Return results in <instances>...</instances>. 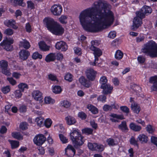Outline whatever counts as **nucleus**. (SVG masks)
<instances>
[{
  "instance_id": "nucleus-57",
  "label": "nucleus",
  "mask_w": 157,
  "mask_h": 157,
  "mask_svg": "<svg viewBox=\"0 0 157 157\" xmlns=\"http://www.w3.org/2000/svg\"><path fill=\"white\" fill-rule=\"evenodd\" d=\"M14 94L15 97L18 98L21 97L22 95L21 91L19 90H16L14 92Z\"/></svg>"
},
{
  "instance_id": "nucleus-7",
  "label": "nucleus",
  "mask_w": 157,
  "mask_h": 157,
  "mask_svg": "<svg viewBox=\"0 0 157 157\" xmlns=\"http://www.w3.org/2000/svg\"><path fill=\"white\" fill-rule=\"evenodd\" d=\"M46 140V138L42 134H39L36 135L33 139L34 143L37 146L41 145Z\"/></svg>"
},
{
  "instance_id": "nucleus-4",
  "label": "nucleus",
  "mask_w": 157,
  "mask_h": 157,
  "mask_svg": "<svg viewBox=\"0 0 157 157\" xmlns=\"http://www.w3.org/2000/svg\"><path fill=\"white\" fill-rule=\"evenodd\" d=\"M71 138L73 142L77 145H81L83 143V137L78 129H75L70 133Z\"/></svg>"
},
{
  "instance_id": "nucleus-12",
  "label": "nucleus",
  "mask_w": 157,
  "mask_h": 157,
  "mask_svg": "<svg viewBox=\"0 0 157 157\" xmlns=\"http://www.w3.org/2000/svg\"><path fill=\"white\" fill-rule=\"evenodd\" d=\"M152 11V9L149 6H144L141 9V10L137 12L138 13L141 14H144V18L145 17V15H148L151 13Z\"/></svg>"
},
{
  "instance_id": "nucleus-31",
  "label": "nucleus",
  "mask_w": 157,
  "mask_h": 157,
  "mask_svg": "<svg viewBox=\"0 0 157 157\" xmlns=\"http://www.w3.org/2000/svg\"><path fill=\"white\" fill-rule=\"evenodd\" d=\"M123 56V53L120 50H118L116 52L115 54V57L117 59H121Z\"/></svg>"
},
{
  "instance_id": "nucleus-60",
  "label": "nucleus",
  "mask_w": 157,
  "mask_h": 157,
  "mask_svg": "<svg viewBox=\"0 0 157 157\" xmlns=\"http://www.w3.org/2000/svg\"><path fill=\"white\" fill-rule=\"evenodd\" d=\"M103 109L105 111H108L112 110V107L111 105H105L104 106Z\"/></svg>"
},
{
  "instance_id": "nucleus-43",
  "label": "nucleus",
  "mask_w": 157,
  "mask_h": 157,
  "mask_svg": "<svg viewBox=\"0 0 157 157\" xmlns=\"http://www.w3.org/2000/svg\"><path fill=\"white\" fill-rule=\"evenodd\" d=\"M52 123V120L49 118L47 119L44 121V124L45 126L48 128H49L51 126Z\"/></svg>"
},
{
  "instance_id": "nucleus-54",
  "label": "nucleus",
  "mask_w": 157,
  "mask_h": 157,
  "mask_svg": "<svg viewBox=\"0 0 157 157\" xmlns=\"http://www.w3.org/2000/svg\"><path fill=\"white\" fill-rule=\"evenodd\" d=\"M130 142L131 144L134 146H138L137 141L133 137H132L130 140Z\"/></svg>"
},
{
  "instance_id": "nucleus-49",
  "label": "nucleus",
  "mask_w": 157,
  "mask_h": 157,
  "mask_svg": "<svg viewBox=\"0 0 157 157\" xmlns=\"http://www.w3.org/2000/svg\"><path fill=\"white\" fill-rule=\"evenodd\" d=\"M28 124L25 122H22L20 124V128L22 130H24L27 128Z\"/></svg>"
},
{
  "instance_id": "nucleus-19",
  "label": "nucleus",
  "mask_w": 157,
  "mask_h": 157,
  "mask_svg": "<svg viewBox=\"0 0 157 157\" xmlns=\"http://www.w3.org/2000/svg\"><path fill=\"white\" fill-rule=\"evenodd\" d=\"M19 46L28 49L30 47L29 42L26 39H21L19 41Z\"/></svg>"
},
{
  "instance_id": "nucleus-10",
  "label": "nucleus",
  "mask_w": 157,
  "mask_h": 157,
  "mask_svg": "<svg viewBox=\"0 0 157 157\" xmlns=\"http://www.w3.org/2000/svg\"><path fill=\"white\" fill-rule=\"evenodd\" d=\"M0 65L3 73L7 76L11 75V73L7 70L8 62L5 60H1L0 61Z\"/></svg>"
},
{
  "instance_id": "nucleus-48",
  "label": "nucleus",
  "mask_w": 157,
  "mask_h": 157,
  "mask_svg": "<svg viewBox=\"0 0 157 157\" xmlns=\"http://www.w3.org/2000/svg\"><path fill=\"white\" fill-rule=\"evenodd\" d=\"M67 17L66 16L62 15L59 18V20L60 22L62 24H65L67 23L66 20Z\"/></svg>"
},
{
  "instance_id": "nucleus-33",
  "label": "nucleus",
  "mask_w": 157,
  "mask_h": 157,
  "mask_svg": "<svg viewBox=\"0 0 157 157\" xmlns=\"http://www.w3.org/2000/svg\"><path fill=\"white\" fill-rule=\"evenodd\" d=\"M62 90L61 87L58 86H55L52 88L53 92L56 94L60 93Z\"/></svg>"
},
{
  "instance_id": "nucleus-44",
  "label": "nucleus",
  "mask_w": 157,
  "mask_h": 157,
  "mask_svg": "<svg viewBox=\"0 0 157 157\" xmlns=\"http://www.w3.org/2000/svg\"><path fill=\"white\" fill-rule=\"evenodd\" d=\"M64 79L67 81L71 82L73 80L72 75L69 73H67L64 76Z\"/></svg>"
},
{
  "instance_id": "nucleus-36",
  "label": "nucleus",
  "mask_w": 157,
  "mask_h": 157,
  "mask_svg": "<svg viewBox=\"0 0 157 157\" xmlns=\"http://www.w3.org/2000/svg\"><path fill=\"white\" fill-rule=\"evenodd\" d=\"M12 148L13 149L19 146V142L17 141L9 140Z\"/></svg>"
},
{
  "instance_id": "nucleus-23",
  "label": "nucleus",
  "mask_w": 157,
  "mask_h": 157,
  "mask_svg": "<svg viewBox=\"0 0 157 157\" xmlns=\"http://www.w3.org/2000/svg\"><path fill=\"white\" fill-rule=\"evenodd\" d=\"M4 23L8 27H11L15 29H16L17 28V27L15 25V22L14 20H6L4 21Z\"/></svg>"
},
{
  "instance_id": "nucleus-32",
  "label": "nucleus",
  "mask_w": 157,
  "mask_h": 157,
  "mask_svg": "<svg viewBox=\"0 0 157 157\" xmlns=\"http://www.w3.org/2000/svg\"><path fill=\"white\" fill-rule=\"evenodd\" d=\"M18 88L22 91H24V90L28 89V86L27 84L25 83H21L18 85Z\"/></svg>"
},
{
  "instance_id": "nucleus-11",
  "label": "nucleus",
  "mask_w": 157,
  "mask_h": 157,
  "mask_svg": "<svg viewBox=\"0 0 157 157\" xmlns=\"http://www.w3.org/2000/svg\"><path fill=\"white\" fill-rule=\"evenodd\" d=\"M55 47L56 49L63 52L66 51L68 49V46L67 44L62 41L57 42L55 45Z\"/></svg>"
},
{
  "instance_id": "nucleus-39",
  "label": "nucleus",
  "mask_w": 157,
  "mask_h": 157,
  "mask_svg": "<svg viewBox=\"0 0 157 157\" xmlns=\"http://www.w3.org/2000/svg\"><path fill=\"white\" fill-rule=\"evenodd\" d=\"M44 102L46 104H51L53 103L55 101L50 97H46L44 98Z\"/></svg>"
},
{
  "instance_id": "nucleus-30",
  "label": "nucleus",
  "mask_w": 157,
  "mask_h": 157,
  "mask_svg": "<svg viewBox=\"0 0 157 157\" xmlns=\"http://www.w3.org/2000/svg\"><path fill=\"white\" fill-rule=\"evenodd\" d=\"M44 118L41 117H38L35 119V122H36L38 126H41L44 124Z\"/></svg>"
},
{
  "instance_id": "nucleus-2",
  "label": "nucleus",
  "mask_w": 157,
  "mask_h": 157,
  "mask_svg": "<svg viewBox=\"0 0 157 157\" xmlns=\"http://www.w3.org/2000/svg\"><path fill=\"white\" fill-rule=\"evenodd\" d=\"M44 22L48 29L53 34L60 35L63 33V28L59 24L56 22L52 18H45L44 20Z\"/></svg>"
},
{
  "instance_id": "nucleus-17",
  "label": "nucleus",
  "mask_w": 157,
  "mask_h": 157,
  "mask_svg": "<svg viewBox=\"0 0 157 157\" xmlns=\"http://www.w3.org/2000/svg\"><path fill=\"white\" fill-rule=\"evenodd\" d=\"M32 96L34 99L41 102L43 99L42 93L38 90H34L32 93Z\"/></svg>"
},
{
  "instance_id": "nucleus-3",
  "label": "nucleus",
  "mask_w": 157,
  "mask_h": 157,
  "mask_svg": "<svg viewBox=\"0 0 157 157\" xmlns=\"http://www.w3.org/2000/svg\"><path fill=\"white\" fill-rule=\"evenodd\" d=\"M141 52L152 58L157 57V44L150 40L144 44Z\"/></svg>"
},
{
  "instance_id": "nucleus-24",
  "label": "nucleus",
  "mask_w": 157,
  "mask_h": 157,
  "mask_svg": "<svg viewBox=\"0 0 157 157\" xmlns=\"http://www.w3.org/2000/svg\"><path fill=\"white\" fill-rule=\"evenodd\" d=\"M40 49L43 51H48L49 50L50 47L47 45L44 41H40L39 43Z\"/></svg>"
},
{
  "instance_id": "nucleus-35",
  "label": "nucleus",
  "mask_w": 157,
  "mask_h": 157,
  "mask_svg": "<svg viewBox=\"0 0 157 157\" xmlns=\"http://www.w3.org/2000/svg\"><path fill=\"white\" fill-rule=\"evenodd\" d=\"M106 142L110 146H114L117 144L116 142L112 138H109L106 140Z\"/></svg>"
},
{
  "instance_id": "nucleus-25",
  "label": "nucleus",
  "mask_w": 157,
  "mask_h": 157,
  "mask_svg": "<svg viewBox=\"0 0 157 157\" xmlns=\"http://www.w3.org/2000/svg\"><path fill=\"white\" fill-rule=\"evenodd\" d=\"M119 128L121 129L122 132H127L128 128L126 125V123L125 121H122L121 124L118 125Z\"/></svg>"
},
{
  "instance_id": "nucleus-21",
  "label": "nucleus",
  "mask_w": 157,
  "mask_h": 157,
  "mask_svg": "<svg viewBox=\"0 0 157 157\" xmlns=\"http://www.w3.org/2000/svg\"><path fill=\"white\" fill-rule=\"evenodd\" d=\"M67 124L69 125H71L75 124L76 122L75 118L71 116H68L65 117Z\"/></svg>"
},
{
  "instance_id": "nucleus-37",
  "label": "nucleus",
  "mask_w": 157,
  "mask_h": 157,
  "mask_svg": "<svg viewBox=\"0 0 157 157\" xmlns=\"http://www.w3.org/2000/svg\"><path fill=\"white\" fill-rule=\"evenodd\" d=\"M83 133L87 135L91 134H92L93 130L92 128H86L82 130Z\"/></svg>"
},
{
  "instance_id": "nucleus-29",
  "label": "nucleus",
  "mask_w": 157,
  "mask_h": 157,
  "mask_svg": "<svg viewBox=\"0 0 157 157\" xmlns=\"http://www.w3.org/2000/svg\"><path fill=\"white\" fill-rule=\"evenodd\" d=\"M131 108L134 112L136 113H138L140 110L139 106L136 104L134 103L133 105L132 104Z\"/></svg>"
},
{
  "instance_id": "nucleus-53",
  "label": "nucleus",
  "mask_w": 157,
  "mask_h": 157,
  "mask_svg": "<svg viewBox=\"0 0 157 157\" xmlns=\"http://www.w3.org/2000/svg\"><path fill=\"white\" fill-rule=\"evenodd\" d=\"M120 109L122 111L125 113H128L129 112V109L126 106H121L120 107Z\"/></svg>"
},
{
  "instance_id": "nucleus-42",
  "label": "nucleus",
  "mask_w": 157,
  "mask_h": 157,
  "mask_svg": "<svg viewBox=\"0 0 157 157\" xmlns=\"http://www.w3.org/2000/svg\"><path fill=\"white\" fill-rule=\"evenodd\" d=\"M95 151H102L104 149V146L102 144L96 143Z\"/></svg>"
},
{
  "instance_id": "nucleus-46",
  "label": "nucleus",
  "mask_w": 157,
  "mask_h": 157,
  "mask_svg": "<svg viewBox=\"0 0 157 157\" xmlns=\"http://www.w3.org/2000/svg\"><path fill=\"white\" fill-rule=\"evenodd\" d=\"M61 105L63 106L66 108L69 107L71 105V103L67 100H64L62 102Z\"/></svg>"
},
{
  "instance_id": "nucleus-63",
  "label": "nucleus",
  "mask_w": 157,
  "mask_h": 157,
  "mask_svg": "<svg viewBox=\"0 0 157 157\" xmlns=\"http://www.w3.org/2000/svg\"><path fill=\"white\" fill-rule=\"evenodd\" d=\"M7 80L9 81V82L13 85H15L16 83V81L12 78H8Z\"/></svg>"
},
{
  "instance_id": "nucleus-18",
  "label": "nucleus",
  "mask_w": 157,
  "mask_h": 157,
  "mask_svg": "<svg viewBox=\"0 0 157 157\" xmlns=\"http://www.w3.org/2000/svg\"><path fill=\"white\" fill-rule=\"evenodd\" d=\"M90 80H87L84 77L81 76L79 78V82L82 85L86 87H89L90 85Z\"/></svg>"
},
{
  "instance_id": "nucleus-61",
  "label": "nucleus",
  "mask_w": 157,
  "mask_h": 157,
  "mask_svg": "<svg viewBox=\"0 0 157 157\" xmlns=\"http://www.w3.org/2000/svg\"><path fill=\"white\" fill-rule=\"evenodd\" d=\"M91 45L90 47H96V46H98L99 45V43L98 40H95L91 41Z\"/></svg>"
},
{
  "instance_id": "nucleus-20",
  "label": "nucleus",
  "mask_w": 157,
  "mask_h": 157,
  "mask_svg": "<svg viewBox=\"0 0 157 157\" xmlns=\"http://www.w3.org/2000/svg\"><path fill=\"white\" fill-rule=\"evenodd\" d=\"M110 116L112 118H110V120L113 122H118V120L117 119H115L114 118H116L117 119H119L120 120H122L124 119V116L122 115H117L116 114H111Z\"/></svg>"
},
{
  "instance_id": "nucleus-50",
  "label": "nucleus",
  "mask_w": 157,
  "mask_h": 157,
  "mask_svg": "<svg viewBox=\"0 0 157 157\" xmlns=\"http://www.w3.org/2000/svg\"><path fill=\"white\" fill-rule=\"evenodd\" d=\"M4 34L7 35H11L13 33V31L10 29H8L5 30L4 32Z\"/></svg>"
},
{
  "instance_id": "nucleus-8",
  "label": "nucleus",
  "mask_w": 157,
  "mask_h": 157,
  "mask_svg": "<svg viewBox=\"0 0 157 157\" xmlns=\"http://www.w3.org/2000/svg\"><path fill=\"white\" fill-rule=\"evenodd\" d=\"M51 12L56 16H59L62 11V8L60 5H54L51 9Z\"/></svg>"
},
{
  "instance_id": "nucleus-40",
  "label": "nucleus",
  "mask_w": 157,
  "mask_h": 157,
  "mask_svg": "<svg viewBox=\"0 0 157 157\" xmlns=\"http://www.w3.org/2000/svg\"><path fill=\"white\" fill-rule=\"evenodd\" d=\"M67 150L71 151L72 152V155H73L75 154V150L74 147L71 145H69L65 149V152H66Z\"/></svg>"
},
{
  "instance_id": "nucleus-62",
  "label": "nucleus",
  "mask_w": 157,
  "mask_h": 157,
  "mask_svg": "<svg viewBox=\"0 0 157 157\" xmlns=\"http://www.w3.org/2000/svg\"><path fill=\"white\" fill-rule=\"evenodd\" d=\"M15 2L18 5L24 6L25 5V4L23 2V0H14Z\"/></svg>"
},
{
  "instance_id": "nucleus-13",
  "label": "nucleus",
  "mask_w": 157,
  "mask_h": 157,
  "mask_svg": "<svg viewBox=\"0 0 157 157\" xmlns=\"http://www.w3.org/2000/svg\"><path fill=\"white\" fill-rule=\"evenodd\" d=\"M101 88L103 90V93L105 94H111L113 89V87L109 84L101 85Z\"/></svg>"
},
{
  "instance_id": "nucleus-38",
  "label": "nucleus",
  "mask_w": 157,
  "mask_h": 157,
  "mask_svg": "<svg viewBox=\"0 0 157 157\" xmlns=\"http://www.w3.org/2000/svg\"><path fill=\"white\" fill-rule=\"evenodd\" d=\"M1 91L4 94L9 93L10 90V87L9 86H3L1 88Z\"/></svg>"
},
{
  "instance_id": "nucleus-47",
  "label": "nucleus",
  "mask_w": 157,
  "mask_h": 157,
  "mask_svg": "<svg viewBox=\"0 0 157 157\" xmlns=\"http://www.w3.org/2000/svg\"><path fill=\"white\" fill-rule=\"evenodd\" d=\"M32 57L34 59H41L42 58V55L38 52H36L34 53L32 55Z\"/></svg>"
},
{
  "instance_id": "nucleus-9",
  "label": "nucleus",
  "mask_w": 157,
  "mask_h": 157,
  "mask_svg": "<svg viewBox=\"0 0 157 157\" xmlns=\"http://www.w3.org/2000/svg\"><path fill=\"white\" fill-rule=\"evenodd\" d=\"M97 72L92 68H89L86 71V75L89 80L94 81L96 77Z\"/></svg>"
},
{
  "instance_id": "nucleus-41",
  "label": "nucleus",
  "mask_w": 157,
  "mask_h": 157,
  "mask_svg": "<svg viewBox=\"0 0 157 157\" xmlns=\"http://www.w3.org/2000/svg\"><path fill=\"white\" fill-rule=\"evenodd\" d=\"M96 143H92L89 142L88 144L89 148L92 151H95Z\"/></svg>"
},
{
  "instance_id": "nucleus-16",
  "label": "nucleus",
  "mask_w": 157,
  "mask_h": 157,
  "mask_svg": "<svg viewBox=\"0 0 157 157\" xmlns=\"http://www.w3.org/2000/svg\"><path fill=\"white\" fill-rule=\"evenodd\" d=\"M149 82L153 83L151 87V89L152 91H157V76L150 77Z\"/></svg>"
},
{
  "instance_id": "nucleus-6",
  "label": "nucleus",
  "mask_w": 157,
  "mask_h": 157,
  "mask_svg": "<svg viewBox=\"0 0 157 157\" xmlns=\"http://www.w3.org/2000/svg\"><path fill=\"white\" fill-rule=\"evenodd\" d=\"M136 16L135 17L133 21V25L132 29L134 30L135 29H137L142 23V19L144 18V14L138 13L137 12L136 13Z\"/></svg>"
},
{
  "instance_id": "nucleus-59",
  "label": "nucleus",
  "mask_w": 157,
  "mask_h": 157,
  "mask_svg": "<svg viewBox=\"0 0 157 157\" xmlns=\"http://www.w3.org/2000/svg\"><path fill=\"white\" fill-rule=\"evenodd\" d=\"M78 115L82 119H85L86 117V114L82 112H79L78 114Z\"/></svg>"
},
{
  "instance_id": "nucleus-34",
  "label": "nucleus",
  "mask_w": 157,
  "mask_h": 157,
  "mask_svg": "<svg viewBox=\"0 0 157 157\" xmlns=\"http://www.w3.org/2000/svg\"><path fill=\"white\" fill-rule=\"evenodd\" d=\"M12 136L14 138L18 140H22L23 139L22 136L19 132H13L12 133Z\"/></svg>"
},
{
  "instance_id": "nucleus-22",
  "label": "nucleus",
  "mask_w": 157,
  "mask_h": 157,
  "mask_svg": "<svg viewBox=\"0 0 157 157\" xmlns=\"http://www.w3.org/2000/svg\"><path fill=\"white\" fill-rule=\"evenodd\" d=\"M129 127L131 130L136 132H139L142 129V127L140 126L136 125L133 122L130 124Z\"/></svg>"
},
{
  "instance_id": "nucleus-55",
  "label": "nucleus",
  "mask_w": 157,
  "mask_h": 157,
  "mask_svg": "<svg viewBox=\"0 0 157 157\" xmlns=\"http://www.w3.org/2000/svg\"><path fill=\"white\" fill-rule=\"evenodd\" d=\"M137 60L140 63H143L145 62V58L143 56H139L137 57Z\"/></svg>"
},
{
  "instance_id": "nucleus-5",
  "label": "nucleus",
  "mask_w": 157,
  "mask_h": 157,
  "mask_svg": "<svg viewBox=\"0 0 157 157\" xmlns=\"http://www.w3.org/2000/svg\"><path fill=\"white\" fill-rule=\"evenodd\" d=\"M13 40L11 38L6 37L0 44L7 51H10L13 49V46L11 44L13 43Z\"/></svg>"
},
{
  "instance_id": "nucleus-64",
  "label": "nucleus",
  "mask_w": 157,
  "mask_h": 157,
  "mask_svg": "<svg viewBox=\"0 0 157 157\" xmlns=\"http://www.w3.org/2000/svg\"><path fill=\"white\" fill-rule=\"evenodd\" d=\"M151 141L152 143L157 147V138L155 136H152L151 138Z\"/></svg>"
},
{
  "instance_id": "nucleus-52",
  "label": "nucleus",
  "mask_w": 157,
  "mask_h": 157,
  "mask_svg": "<svg viewBox=\"0 0 157 157\" xmlns=\"http://www.w3.org/2000/svg\"><path fill=\"white\" fill-rule=\"evenodd\" d=\"M61 141L63 144L66 143L68 142V139H67L62 134H59V135Z\"/></svg>"
},
{
  "instance_id": "nucleus-45",
  "label": "nucleus",
  "mask_w": 157,
  "mask_h": 157,
  "mask_svg": "<svg viewBox=\"0 0 157 157\" xmlns=\"http://www.w3.org/2000/svg\"><path fill=\"white\" fill-rule=\"evenodd\" d=\"M107 80L106 77L105 76H102L100 80V83L101 85H104L107 84Z\"/></svg>"
},
{
  "instance_id": "nucleus-1",
  "label": "nucleus",
  "mask_w": 157,
  "mask_h": 157,
  "mask_svg": "<svg viewBox=\"0 0 157 157\" xmlns=\"http://www.w3.org/2000/svg\"><path fill=\"white\" fill-rule=\"evenodd\" d=\"M106 2L100 0L95 2L93 6L82 11L79 18L84 30L91 32L100 31L113 24V13L109 10Z\"/></svg>"
},
{
  "instance_id": "nucleus-14",
  "label": "nucleus",
  "mask_w": 157,
  "mask_h": 157,
  "mask_svg": "<svg viewBox=\"0 0 157 157\" xmlns=\"http://www.w3.org/2000/svg\"><path fill=\"white\" fill-rule=\"evenodd\" d=\"M30 53L27 50H22L19 53L20 59L23 61H24L28 58Z\"/></svg>"
},
{
  "instance_id": "nucleus-26",
  "label": "nucleus",
  "mask_w": 157,
  "mask_h": 157,
  "mask_svg": "<svg viewBox=\"0 0 157 157\" xmlns=\"http://www.w3.org/2000/svg\"><path fill=\"white\" fill-rule=\"evenodd\" d=\"M56 58V55L54 53H50L47 55L45 58V60L47 62L54 61Z\"/></svg>"
},
{
  "instance_id": "nucleus-28",
  "label": "nucleus",
  "mask_w": 157,
  "mask_h": 157,
  "mask_svg": "<svg viewBox=\"0 0 157 157\" xmlns=\"http://www.w3.org/2000/svg\"><path fill=\"white\" fill-rule=\"evenodd\" d=\"M87 108L93 114H96L98 112L97 108L91 104L88 105Z\"/></svg>"
},
{
  "instance_id": "nucleus-15",
  "label": "nucleus",
  "mask_w": 157,
  "mask_h": 157,
  "mask_svg": "<svg viewBox=\"0 0 157 157\" xmlns=\"http://www.w3.org/2000/svg\"><path fill=\"white\" fill-rule=\"evenodd\" d=\"M90 49L94 52L93 54L94 56L95 60H98V57L101 56L102 52L100 49L97 47H90Z\"/></svg>"
},
{
  "instance_id": "nucleus-58",
  "label": "nucleus",
  "mask_w": 157,
  "mask_h": 157,
  "mask_svg": "<svg viewBox=\"0 0 157 157\" xmlns=\"http://www.w3.org/2000/svg\"><path fill=\"white\" fill-rule=\"evenodd\" d=\"M27 6L28 8L31 9L34 8V4L33 2L30 1H28L27 2Z\"/></svg>"
},
{
  "instance_id": "nucleus-27",
  "label": "nucleus",
  "mask_w": 157,
  "mask_h": 157,
  "mask_svg": "<svg viewBox=\"0 0 157 157\" xmlns=\"http://www.w3.org/2000/svg\"><path fill=\"white\" fill-rule=\"evenodd\" d=\"M138 139L141 143H146L148 141L147 137L143 134H140L138 137Z\"/></svg>"
},
{
  "instance_id": "nucleus-56",
  "label": "nucleus",
  "mask_w": 157,
  "mask_h": 157,
  "mask_svg": "<svg viewBox=\"0 0 157 157\" xmlns=\"http://www.w3.org/2000/svg\"><path fill=\"white\" fill-rule=\"evenodd\" d=\"M106 96L104 95H100L98 98V100L104 102L106 101Z\"/></svg>"
},
{
  "instance_id": "nucleus-51",
  "label": "nucleus",
  "mask_w": 157,
  "mask_h": 157,
  "mask_svg": "<svg viewBox=\"0 0 157 157\" xmlns=\"http://www.w3.org/2000/svg\"><path fill=\"white\" fill-rule=\"evenodd\" d=\"M147 131L149 133H152L154 131V129L152 128V126L148 125L146 128Z\"/></svg>"
}]
</instances>
